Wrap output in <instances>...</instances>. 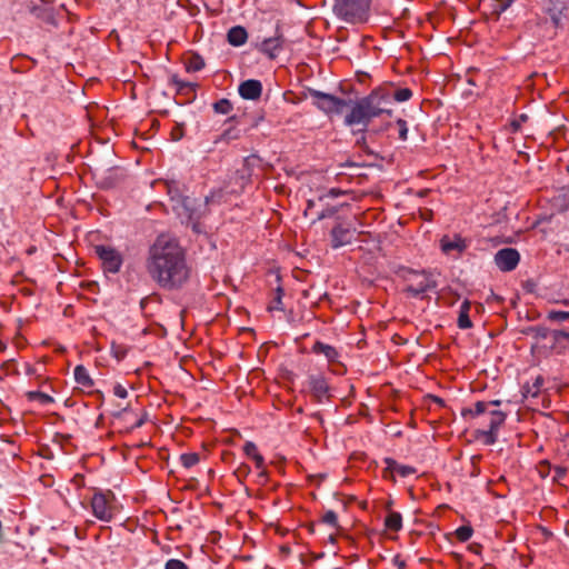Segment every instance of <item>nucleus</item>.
<instances>
[{
  "label": "nucleus",
  "instance_id": "3",
  "mask_svg": "<svg viewBox=\"0 0 569 569\" xmlns=\"http://www.w3.org/2000/svg\"><path fill=\"white\" fill-rule=\"evenodd\" d=\"M461 415L463 418L472 420L476 440L483 445H493L496 442L498 400L489 402L478 401L473 407L462 409Z\"/></svg>",
  "mask_w": 569,
  "mask_h": 569
},
{
  "label": "nucleus",
  "instance_id": "21",
  "mask_svg": "<svg viewBox=\"0 0 569 569\" xmlns=\"http://www.w3.org/2000/svg\"><path fill=\"white\" fill-rule=\"evenodd\" d=\"M469 302L465 301L460 307V312L458 317V327L460 329H469L472 326V322L469 318Z\"/></svg>",
  "mask_w": 569,
  "mask_h": 569
},
{
  "label": "nucleus",
  "instance_id": "49",
  "mask_svg": "<svg viewBox=\"0 0 569 569\" xmlns=\"http://www.w3.org/2000/svg\"><path fill=\"white\" fill-rule=\"evenodd\" d=\"M561 299L559 298H556V299H550L549 302L553 303V301H560Z\"/></svg>",
  "mask_w": 569,
  "mask_h": 569
},
{
  "label": "nucleus",
  "instance_id": "22",
  "mask_svg": "<svg viewBox=\"0 0 569 569\" xmlns=\"http://www.w3.org/2000/svg\"><path fill=\"white\" fill-rule=\"evenodd\" d=\"M26 397L29 401H38L42 406H47L54 402V399L41 391H28Z\"/></svg>",
  "mask_w": 569,
  "mask_h": 569
},
{
  "label": "nucleus",
  "instance_id": "42",
  "mask_svg": "<svg viewBox=\"0 0 569 569\" xmlns=\"http://www.w3.org/2000/svg\"><path fill=\"white\" fill-rule=\"evenodd\" d=\"M392 563L397 569H407V562L401 558L400 555H396L392 559Z\"/></svg>",
  "mask_w": 569,
  "mask_h": 569
},
{
  "label": "nucleus",
  "instance_id": "18",
  "mask_svg": "<svg viewBox=\"0 0 569 569\" xmlns=\"http://www.w3.org/2000/svg\"><path fill=\"white\" fill-rule=\"evenodd\" d=\"M312 351L317 355H323L329 362L336 361L339 357V353L335 347L321 341H317L312 346Z\"/></svg>",
  "mask_w": 569,
  "mask_h": 569
},
{
  "label": "nucleus",
  "instance_id": "13",
  "mask_svg": "<svg viewBox=\"0 0 569 569\" xmlns=\"http://www.w3.org/2000/svg\"><path fill=\"white\" fill-rule=\"evenodd\" d=\"M284 39L282 33L277 28L276 36L264 39L259 46L258 50L267 56L269 59H274L282 49Z\"/></svg>",
  "mask_w": 569,
  "mask_h": 569
},
{
  "label": "nucleus",
  "instance_id": "19",
  "mask_svg": "<svg viewBox=\"0 0 569 569\" xmlns=\"http://www.w3.org/2000/svg\"><path fill=\"white\" fill-rule=\"evenodd\" d=\"M74 379L77 381L78 385L82 386V387H92L93 386V381L88 372V370L82 366V365H79L74 368Z\"/></svg>",
  "mask_w": 569,
  "mask_h": 569
},
{
  "label": "nucleus",
  "instance_id": "10",
  "mask_svg": "<svg viewBox=\"0 0 569 569\" xmlns=\"http://www.w3.org/2000/svg\"><path fill=\"white\" fill-rule=\"evenodd\" d=\"M307 383L309 391L316 401L322 402L325 399L329 398V385L327 378L323 375H310L308 377Z\"/></svg>",
  "mask_w": 569,
  "mask_h": 569
},
{
  "label": "nucleus",
  "instance_id": "29",
  "mask_svg": "<svg viewBox=\"0 0 569 569\" xmlns=\"http://www.w3.org/2000/svg\"><path fill=\"white\" fill-rule=\"evenodd\" d=\"M213 110L220 114H228L232 110V103L228 99H220L213 103Z\"/></svg>",
  "mask_w": 569,
  "mask_h": 569
},
{
  "label": "nucleus",
  "instance_id": "26",
  "mask_svg": "<svg viewBox=\"0 0 569 569\" xmlns=\"http://www.w3.org/2000/svg\"><path fill=\"white\" fill-rule=\"evenodd\" d=\"M254 467L258 470V477L262 482H266L268 479V471L266 468V462L263 456L260 453L253 460Z\"/></svg>",
  "mask_w": 569,
  "mask_h": 569
},
{
  "label": "nucleus",
  "instance_id": "23",
  "mask_svg": "<svg viewBox=\"0 0 569 569\" xmlns=\"http://www.w3.org/2000/svg\"><path fill=\"white\" fill-rule=\"evenodd\" d=\"M528 120V116L521 113L519 116H515L506 126L505 129L510 133H517L521 130L522 124Z\"/></svg>",
  "mask_w": 569,
  "mask_h": 569
},
{
  "label": "nucleus",
  "instance_id": "46",
  "mask_svg": "<svg viewBox=\"0 0 569 569\" xmlns=\"http://www.w3.org/2000/svg\"><path fill=\"white\" fill-rule=\"evenodd\" d=\"M313 206H315L313 200H308V202H307V208H306V212H307L308 210H310Z\"/></svg>",
  "mask_w": 569,
  "mask_h": 569
},
{
  "label": "nucleus",
  "instance_id": "41",
  "mask_svg": "<svg viewBox=\"0 0 569 569\" xmlns=\"http://www.w3.org/2000/svg\"><path fill=\"white\" fill-rule=\"evenodd\" d=\"M113 395L118 398L124 399L128 397V390L120 383L114 385Z\"/></svg>",
  "mask_w": 569,
  "mask_h": 569
},
{
  "label": "nucleus",
  "instance_id": "36",
  "mask_svg": "<svg viewBox=\"0 0 569 569\" xmlns=\"http://www.w3.org/2000/svg\"><path fill=\"white\" fill-rule=\"evenodd\" d=\"M239 134L238 131L233 129H227L223 131V133L214 141V143H218L219 141H226L229 142L230 140L238 139Z\"/></svg>",
  "mask_w": 569,
  "mask_h": 569
},
{
  "label": "nucleus",
  "instance_id": "31",
  "mask_svg": "<svg viewBox=\"0 0 569 569\" xmlns=\"http://www.w3.org/2000/svg\"><path fill=\"white\" fill-rule=\"evenodd\" d=\"M243 452L251 460H253L258 455H260L257 445L252 441H246V443L243 445Z\"/></svg>",
  "mask_w": 569,
  "mask_h": 569
},
{
  "label": "nucleus",
  "instance_id": "33",
  "mask_svg": "<svg viewBox=\"0 0 569 569\" xmlns=\"http://www.w3.org/2000/svg\"><path fill=\"white\" fill-rule=\"evenodd\" d=\"M172 82L177 87L178 91L183 92L187 90H193L194 84L180 80L178 77H172Z\"/></svg>",
  "mask_w": 569,
  "mask_h": 569
},
{
  "label": "nucleus",
  "instance_id": "16",
  "mask_svg": "<svg viewBox=\"0 0 569 569\" xmlns=\"http://www.w3.org/2000/svg\"><path fill=\"white\" fill-rule=\"evenodd\" d=\"M377 90H383L390 96V108L392 109L393 101L405 102L411 99L412 91L409 88H400L397 90H392L391 87L381 86L378 87Z\"/></svg>",
  "mask_w": 569,
  "mask_h": 569
},
{
  "label": "nucleus",
  "instance_id": "6",
  "mask_svg": "<svg viewBox=\"0 0 569 569\" xmlns=\"http://www.w3.org/2000/svg\"><path fill=\"white\" fill-rule=\"evenodd\" d=\"M545 379L537 376L532 382H526L522 387L523 398L531 406H541L547 409L550 408L551 400L549 399L546 390L543 389Z\"/></svg>",
  "mask_w": 569,
  "mask_h": 569
},
{
  "label": "nucleus",
  "instance_id": "24",
  "mask_svg": "<svg viewBox=\"0 0 569 569\" xmlns=\"http://www.w3.org/2000/svg\"><path fill=\"white\" fill-rule=\"evenodd\" d=\"M204 61L199 54H192L186 61V68L188 71L197 72L203 69Z\"/></svg>",
  "mask_w": 569,
  "mask_h": 569
},
{
  "label": "nucleus",
  "instance_id": "34",
  "mask_svg": "<svg viewBox=\"0 0 569 569\" xmlns=\"http://www.w3.org/2000/svg\"><path fill=\"white\" fill-rule=\"evenodd\" d=\"M537 471L541 478H547L551 471V465L547 460H542L537 466Z\"/></svg>",
  "mask_w": 569,
  "mask_h": 569
},
{
  "label": "nucleus",
  "instance_id": "50",
  "mask_svg": "<svg viewBox=\"0 0 569 569\" xmlns=\"http://www.w3.org/2000/svg\"><path fill=\"white\" fill-rule=\"evenodd\" d=\"M502 420H503V417H502V413L500 412L499 421L502 422Z\"/></svg>",
  "mask_w": 569,
  "mask_h": 569
},
{
  "label": "nucleus",
  "instance_id": "4",
  "mask_svg": "<svg viewBox=\"0 0 569 569\" xmlns=\"http://www.w3.org/2000/svg\"><path fill=\"white\" fill-rule=\"evenodd\" d=\"M116 496L111 490L96 491L90 505L93 516L103 522H110L117 513Z\"/></svg>",
  "mask_w": 569,
  "mask_h": 569
},
{
  "label": "nucleus",
  "instance_id": "25",
  "mask_svg": "<svg viewBox=\"0 0 569 569\" xmlns=\"http://www.w3.org/2000/svg\"><path fill=\"white\" fill-rule=\"evenodd\" d=\"M546 319L551 322H565L569 320V310L560 311V310H549L547 311Z\"/></svg>",
  "mask_w": 569,
  "mask_h": 569
},
{
  "label": "nucleus",
  "instance_id": "39",
  "mask_svg": "<svg viewBox=\"0 0 569 569\" xmlns=\"http://www.w3.org/2000/svg\"><path fill=\"white\" fill-rule=\"evenodd\" d=\"M251 472V469L249 465L241 463L234 471V475L238 477V479L247 478L249 473Z\"/></svg>",
  "mask_w": 569,
  "mask_h": 569
},
{
  "label": "nucleus",
  "instance_id": "20",
  "mask_svg": "<svg viewBox=\"0 0 569 569\" xmlns=\"http://www.w3.org/2000/svg\"><path fill=\"white\" fill-rule=\"evenodd\" d=\"M385 526L390 531H399L402 528L401 515L396 511H390L385 518Z\"/></svg>",
  "mask_w": 569,
  "mask_h": 569
},
{
  "label": "nucleus",
  "instance_id": "12",
  "mask_svg": "<svg viewBox=\"0 0 569 569\" xmlns=\"http://www.w3.org/2000/svg\"><path fill=\"white\" fill-rule=\"evenodd\" d=\"M356 229L350 226H345L342 223L337 224L331 230V247L333 249H338L340 247L347 246L352 242L355 239Z\"/></svg>",
  "mask_w": 569,
  "mask_h": 569
},
{
  "label": "nucleus",
  "instance_id": "17",
  "mask_svg": "<svg viewBox=\"0 0 569 569\" xmlns=\"http://www.w3.org/2000/svg\"><path fill=\"white\" fill-rule=\"evenodd\" d=\"M228 42L234 47L246 43L248 39L247 30L241 26L232 27L227 34Z\"/></svg>",
  "mask_w": 569,
  "mask_h": 569
},
{
  "label": "nucleus",
  "instance_id": "48",
  "mask_svg": "<svg viewBox=\"0 0 569 569\" xmlns=\"http://www.w3.org/2000/svg\"><path fill=\"white\" fill-rule=\"evenodd\" d=\"M142 423H143V420H142V419H140V420L136 423V427H141V426H142Z\"/></svg>",
  "mask_w": 569,
  "mask_h": 569
},
{
  "label": "nucleus",
  "instance_id": "40",
  "mask_svg": "<svg viewBox=\"0 0 569 569\" xmlns=\"http://www.w3.org/2000/svg\"><path fill=\"white\" fill-rule=\"evenodd\" d=\"M222 190L212 191L209 196L206 197V203H219L221 202Z\"/></svg>",
  "mask_w": 569,
  "mask_h": 569
},
{
  "label": "nucleus",
  "instance_id": "2",
  "mask_svg": "<svg viewBox=\"0 0 569 569\" xmlns=\"http://www.w3.org/2000/svg\"><path fill=\"white\" fill-rule=\"evenodd\" d=\"M313 104L327 116H340L347 111L343 123L347 127L360 126L366 132L372 119L383 114L391 116L390 96L383 90L373 89L368 96L359 99H343L315 89L310 90Z\"/></svg>",
  "mask_w": 569,
  "mask_h": 569
},
{
  "label": "nucleus",
  "instance_id": "38",
  "mask_svg": "<svg viewBox=\"0 0 569 569\" xmlns=\"http://www.w3.org/2000/svg\"><path fill=\"white\" fill-rule=\"evenodd\" d=\"M164 569H189V568L182 560L169 559L164 565Z\"/></svg>",
  "mask_w": 569,
  "mask_h": 569
},
{
  "label": "nucleus",
  "instance_id": "51",
  "mask_svg": "<svg viewBox=\"0 0 569 569\" xmlns=\"http://www.w3.org/2000/svg\"><path fill=\"white\" fill-rule=\"evenodd\" d=\"M495 261L498 262V253L495 254Z\"/></svg>",
  "mask_w": 569,
  "mask_h": 569
},
{
  "label": "nucleus",
  "instance_id": "28",
  "mask_svg": "<svg viewBox=\"0 0 569 569\" xmlns=\"http://www.w3.org/2000/svg\"><path fill=\"white\" fill-rule=\"evenodd\" d=\"M282 297H283V289L281 287H278L276 289V296L272 299L271 303L269 305L268 309L270 311H273V310L281 311V310H283Z\"/></svg>",
  "mask_w": 569,
  "mask_h": 569
},
{
  "label": "nucleus",
  "instance_id": "45",
  "mask_svg": "<svg viewBox=\"0 0 569 569\" xmlns=\"http://www.w3.org/2000/svg\"><path fill=\"white\" fill-rule=\"evenodd\" d=\"M553 303H559L569 307V299H561L560 301H553Z\"/></svg>",
  "mask_w": 569,
  "mask_h": 569
},
{
  "label": "nucleus",
  "instance_id": "27",
  "mask_svg": "<svg viewBox=\"0 0 569 569\" xmlns=\"http://www.w3.org/2000/svg\"><path fill=\"white\" fill-rule=\"evenodd\" d=\"M199 460L200 458L197 452H187L180 456V462L187 469L196 466L199 462Z\"/></svg>",
  "mask_w": 569,
  "mask_h": 569
},
{
  "label": "nucleus",
  "instance_id": "35",
  "mask_svg": "<svg viewBox=\"0 0 569 569\" xmlns=\"http://www.w3.org/2000/svg\"><path fill=\"white\" fill-rule=\"evenodd\" d=\"M322 521L331 527H337L338 526V516L335 511L328 510L322 516Z\"/></svg>",
  "mask_w": 569,
  "mask_h": 569
},
{
  "label": "nucleus",
  "instance_id": "15",
  "mask_svg": "<svg viewBox=\"0 0 569 569\" xmlns=\"http://www.w3.org/2000/svg\"><path fill=\"white\" fill-rule=\"evenodd\" d=\"M520 261V253L513 248L500 249V271H512Z\"/></svg>",
  "mask_w": 569,
  "mask_h": 569
},
{
  "label": "nucleus",
  "instance_id": "44",
  "mask_svg": "<svg viewBox=\"0 0 569 569\" xmlns=\"http://www.w3.org/2000/svg\"><path fill=\"white\" fill-rule=\"evenodd\" d=\"M513 0H500V13L505 11Z\"/></svg>",
  "mask_w": 569,
  "mask_h": 569
},
{
  "label": "nucleus",
  "instance_id": "32",
  "mask_svg": "<svg viewBox=\"0 0 569 569\" xmlns=\"http://www.w3.org/2000/svg\"><path fill=\"white\" fill-rule=\"evenodd\" d=\"M568 475V469L566 467H561V466H557L555 467V475H553V482H557L559 483L560 486H562V480L567 477Z\"/></svg>",
  "mask_w": 569,
  "mask_h": 569
},
{
  "label": "nucleus",
  "instance_id": "9",
  "mask_svg": "<svg viewBox=\"0 0 569 569\" xmlns=\"http://www.w3.org/2000/svg\"><path fill=\"white\" fill-rule=\"evenodd\" d=\"M468 246V241L458 233L452 236L445 234L439 241L441 252L453 258L460 257Z\"/></svg>",
  "mask_w": 569,
  "mask_h": 569
},
{
  "label": "nucleus",
  "instance_id": "14",
  "mask_svg": "<svg viewBox=\"0 0 569 569\" xmlns=\"http://www.w3.org/2000/svg\"><path fill=\"white\" fill-rule=\"evenodd\" d=\"M238 91L241 98L256 100L262 93V84L259 80L249 79L240 83Z\"/></svg>",
  "mask_w": 569,
  "mask_h": 569
},
{
  "label": "nucleus",
  "instance_id": "5",
  "mask_svg": "<svg viewBox=\"0 0 569 569\" xmlns=\"http://www.w3.org/2000/svg\"><path fill=\"white\" fill-rule=\"evenodd\" d=\"M369 7V0H339L335 10L347 22L355 23L367 20Z\"/></svg>",
  "mask_w": 569,
  "mask_h": 569
},
{
  "label": "nucleus",
  "instance_id": "30",
  "mask_svg": "<svg viewBox=\"0 0 569 569\" xmlns=\"http://www.w3.org/2000/svg\"><path fill=\"white\" fill-rule=\"evenodd\" d=\"M473 533V530L470 526H461L456 529L455 535L457 539L461 542L468 541Z\"/></svg>",
  "mask_w": 569,
  "mask_h": 569
},
{
  "label": "nucleus",
  "instance_id": "43",
  "mask_svg": "<svg viewBox=\"0 0 569 569\" xmlns=\"http://www.w3.org/2000/svg\"><path fill=\"white\" fill-rule=\"evenodd\" d=\"M552 337L556 340H560V339L569 340V329L568 330H555L552 332Z\"/></svg>",
  "mask_w": 569,
  "mask_h": 569
},
{
  "label": "nucleus",
  "instance_id": "8",
  "mask_svg": "<svg viewBox=\"0 0 569 569\" xmlns=\"http://www.w3.org/2000/svg\"><path fill=\"white\" fill-rule=\"evenodd\" d=\"M433 281L426 272L411 271L407 278L406 291L418 297L433 287Z\"/></svg>",
  "mask_w": 569,
  "mask_h": 569
},
{
  "label": "nucleus",
  "instance_id": "52",
  "mask_svg": "<svg viewBox=\"0 0 569 569\" xmlns=\"http://www.w3.org/2000/svg\"><path fill=\"white\" fill-rule=\"evenodd\" d=\"M566 171L569 173V164L566 167Z\"/></svg>",
  "mask_w": 569,
  "mask_h": 569
},
{
  "label": "nucleus",
  "instance_id": "7",
  "mask_svg": "<svg viewBox=\"0 0 569 569\" xmlns=\"http://www.w3.org/2000/svg\"><path fill=\"white\" fill-rule=\"evenodd\" d=\"M94 252L101 260L102 268L106 272L118 273L123 263L122 253L111 246H94Z\"/></svg>",
  "mask_w": 569,
  "mask_h": 569
},
{
  "label": "nucleus",
  "instance_id": "37",
  "mask_svg": "<svg viewBox=\"0 0 569 569\" xmlns=\"http://www.w3.org/2000/svg\"><path fill=\"white\" fill-rule=\"evenodd\" d=\"M397 126L399 129V139L406 141L408 139L407 121L400 118L397 120Z\"/></svg>",
  "mask_w": 569,
  "mask_h": 569
},
{
  "label": "nucleus",
  "instance_id": "47",
  "mask_svg": "<svg viewBox=\"0 0 569 569\" xmlns=\"http://www.w3.org/2000/svg\"><path fill=\"white\" fill-rule=\"evenodd\" d=\"M325 217H327V214L322 211L319 216H318V219L321 220L323 219Z\"/></svg>",
  "mask_w": 569,
  "mask_h": 569
},
{
  "label": "nucleus",
  "instance_id": "1",
  "mask_svg": "<svg viewBox=\"0 0 569 569\" xmlns=\"http://www.w3.org/2000/svg\"><path fill=\"white\" fill-rule=\"evenodd\" d=\"M144 268L149 277L164 290L181 289L191 277L184 249L177 238L168 233L159 234L150 244Z\"/></svg>",
  "mask_w": 569,
  "mask_h": 569
},
{
  "label": "nucleus",
  "instance_id": "11",
  "mask_svg": "<svg viewBox=\"0 0 569 569\" xmlns=\"http://www.w3.org/2000/svg\"><path fill=\"white\" fill-rule=\"evenodd\" d=\"M383 462L386 465L382 471V477L385 479L396 481L395 475H398L401 478H407L417 472L416 468L407 465H400L392 458H385Z\"/></svg>",
  "mask_w": 569,
  "mask_h": 569
}]
</instances>
